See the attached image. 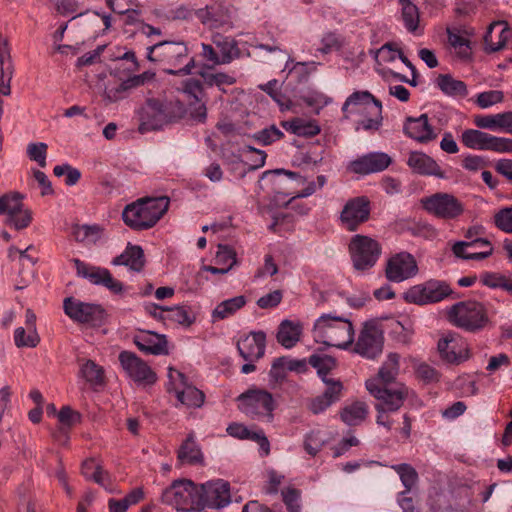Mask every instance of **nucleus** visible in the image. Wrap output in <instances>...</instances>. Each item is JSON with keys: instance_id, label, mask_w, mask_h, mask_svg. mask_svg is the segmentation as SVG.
<instances>
[{"instance_id": "1", "label": "nucleus", "mask_w": 512, "mask_h": 512, "mask_svg": "<svg viewBox=\"0 0 512 512\" xmlns=\"http://www.w3.org/2000/svg\"><path fill=\"white\" fill-rule=\"evenodd\" d=\"M382 103L369 91H354L342 105L344 118L357 115L356 130L363 129L368 132H375L380 129L383 122Z\"/></svg>"}, {"instance_id": "2", "label": "nucleus", "mask_w": 512, "mask_h": 512, "mask_svg": "<svg viewBox=\"0 0 512 512\" xmlns=\"http://www.w3.org/2000/svg\"><path fill=\"white\" fill-rule=\"evenodd\" d=\"M147 59L163 66V70L171 75L190 74L195 66L189 57L188 47L183 41H161L147 47Z\"/></svg>"}, {"instance_id": "3", "label": "nucleus", "mask_w": 512, "mask_h": 512, "mask_svg": "<svg viewBox=\"0 0 512 512\" xmlns=\"http://www.w3.org/2000/svg\"><path fill=\"white\" fill-rule=\"evenodd\" d=\"M313 338L325 346L346 349L354 341L353 325L334 313L322 314L314 323Z\"/></svg>"}, {"instance_id": "4", "label": "nucleus", "mask_w": 512, "mask_h": 512, "mask_svg": "<svg viewBox=\"0 0 512 512\" xmlns=\"http://www.w3.org/2000/svg\"><path fill=\"white\" fill-rule=\"evenodd\" d=\"M169 203L166 196L138 199L124 208L123 221L134 230L149 229L167 212Z\"/></svg>"}, {"instance_id": "5", "label": "nucleus", "mask_w": 512, "mask_h": 512, "mask_svg": "<svg viewBox=\"0 0 512 512\" xmlns=\"http://www.w3.org/2000/svg\"><path fill=\"white\" fill-rule=\"evenodd\" d=\"M182 106L179 103L162 101L159 99H147L138 110L139 132L146 133L161 129L164 125L174 121L181 113Z\"/></svg>"}, {"instance_id": "6", "label": "nucleus", "mask_w": 512, "mask_h": 512, "mask_svg": "<svg viewBox=\"0 0 512 512\" xmlns=\"http://www.w3.org/2000/svg\"><path fill=\"white\" fill-rule=\"evenodd\" d=\"M161 500L179 512H201L199 487L190 480H175L163 493Z\"/></svg>"}, {"instance_id": "7", "label": "nucleus", "mask_w": 512, "mask_h": 512, "mask_svg": "<svg viewBox=\"0 0 512 512\" xmlns=\"http://www.w3.org/2000/svg\"><path fill=\"white\" fill-rule=\"evenodd\" d=\"M447 317L451 324L468 332L483 329L489 320L484 304L475 300L461 301L452 305L447 312Z\"/></svg>"}, {"instance_id": "8", "label": "nucleus", "mask_w": 512, "mask_h": 512, "mask_svg": "<svg viewBox=\"0 0 512 512\" xmlns=\"http://www.w3.org/2000/svg\"><path fill=\"white\" fill-rule=\"evenodd\" d=\"M485 229L481 225L469 227L465 232V241H458L452 246L457 258L464 260H483L493 253L491 243L483 238Z\"/></svg>"}, {"instance_id": "9", "label": "nucleus", "mask_w": 512, "mask_h": 512, "mask_svg": "<svg viewBox=\"0 0 512 512\" xmlns=\"http://www.w3.org/2000/svg\"><path fill=\"white\" fill-rule=\"evenodd\" d=\"M349 252L353 267L357 271L364 272L371 269L381 255L380 244L364 235H355L349 244Z\"/></svg>"}, {"instance_id": "10", "label": "nucleus", "mask_w": 512, "mask_h": 512, "mask_svg": "<svg viewBox=\"0 0 512 512\" xmlns=\"http://www.w3.org/2000/svg\"><path fill=\"white\" fill-rule=\"evenodd\" d=\"M420 203L427 213L442 220L457 219L464 212L463 203L449 193H434L421 198Z\"/></svg>"}, {"instance_id": "11", "label": "nucleus", "mask_w": 512, "mask_h": 512, "mask_svg": "<svg viewBox=\"0 0 512 512\" xmlns=\"http://www.w3.org/2000/svg\"><path fill=\"white\" fill-rule=\"evenodd\" d=\"M462 144L473 150L512 153V139L498 137L478 129H466L462 132Z\"/></svg>"}, {"instance_id": "12", "label": "nucleus", "mask_w": 512, "mask_h": 512, "mask_svg": "<svg viewBox=\"0 0 512 512\" xmlns=\"http://www.w3.org/2000/svg\"><path fill=\"white\" fill-rule=\"evenodd\" d=\"M24 196L18 192H10L0 196V215L6 216V224L22 230L32 222V212L23 204Z\"/></svg>"}, {"instance_id": "13", "label": "nucleus", "mask_w": 512, "mask_h": 512, "mask_svg": "<svg viewBox=\"0 0 512 512\" xmlns=\"http://www.w3.org/2000/svg\"><path fill=\"white\" fill-rule=\"evenodd\" d=\"M118 360L126 377L139 386H151L157 382V374L149 364L134 352L124 350Z\"/></svg>"}, {"instance_id": "14", "label": "nucleus", "mask_w": 512, "mask_h": 512, "mask_svg": "<svg viewBox=\"0 0 512 512\" xmlns=\"http://www.w3.org/2000/svg\"><path fill=\"white\" fill-rule=\"evenodd\" d=\"M452 294V289L444 281L429 280L410 287L404 293L408 303L425 305L437 303Z\"/></svg>"}, {"instance_id": "15", "label": "nucleus", "mask_w": 512, "mask_h": 512, "mask_svg": "<svg viewBox=\"0 0 512 512\" xmlns=\"http://www.w3.org/2000/svg\"><path fill=\"white\" fill-rule=\"evenodd\" d=\"M241 410L248 416L272 418L275 408L272 395L260 389H252L238 397Z\"/></svg>"}, {"instance_id": "16", "label": "nucleus", "mask_w": 512, "mask_h": 512, "mask_svg": "<svg viewBox=\"0 0 512 512\" xmlns=\"http://www.w3.org/2000/svg\"><path fill=\"white\" fill-rule=\"evenodd\" d=\"M419 272L415 257L406 251L391 255L385 265V277L388 281L400 283L414 278Z\"/></svg>"}, {"instance_id": "17", "label": "nucleus", "mask_w": 512, "mask_h": 512, "mask_svg": "<svg viewBox=\"0 0 512 512\" xmlns=\"http://www.w3.org/2000/svg\"><path fill=\"white\" fill-rule=\"evenodd\" d=\"M79 277L87 279L91 284L104 286L114 294L124 290L122 282L115 279L106 268L89 265L78 258L72 260Z\"/></svg>"}, {"instance_id": "18", "label": "nucleus", "mask_w": 512, "mask_h": 512, "mask_svg": "<svg viewBox=\"0 0 512 512\" xmlns=\"http://www.w3.org/2000/svg\"><path fill=\"white\" fill-rule=\"evenodd\" d=\"M366 388L378 400L377 405L390 410V412L399 410L408 396V389L402 384L392 389L381 386L377 380H367Z\"/></svg>"}, {"instance_id": "19", "label": "nucleus", "mask_w": 512, "mask_h": 512, "mask_svg": "<svg viewBox=\"0 0 512 512\" xmlns=\"http://www.w3.org/2000/svg\"><path fill=\"white\" fill-rule=\"evenodd\" d=\"M442 360L450 364H460L470 357V350L466 340L454 332L444 334L437 344Z\"/></svg>"}, {"instance_id": "20", "label": "nucleus", "mask_w": 512, "mask_h": 512, "mask_svg": "<svg viewBox=\"0 0 512 512\" xmlns=\"http://www.w3.org/2000/svg\"><path fill=\"white\" fill-rule=\"evenodd\" d=\"M65 314L78 323H99L104 318V310L98 304L85 303L72 297L64 299Z\"/></svg>"}, {"instance_id": "21", "label": "nucleus", "mask_w": 512, "mask_h": 512, "mask_svg": "<svg viewBox=\"0 0 512 512\" xmlns=\"http://www.w3.org/2000/svg\"><path fill=\"white\" fill-rule=\"evenodd\" d=\"M199 489L201 492L202 509L204 507L221 509L231 501L230 485L222 479L202 484Z\"/></svg>"}, {"instance_id": "22", "label": "nucleus", "mask_w": 512, "mask_h": 512, "mask_svg": "<svg viewBox=\"0 0 512 512\" xmlns=\"http://www.w3.org/2000/svg\"><path fill=\"white\" fill-rule=\"evenodd\" d=\"M370 215V202L366 197L350 199L343 207L340 215L342 225L349 231H355L360 224L366 222Z\"/></svg>"}, {"instance_id": "23", "label": "nucleus", "mask_w": 512, "mask_h": 512, "mask_svg": "<svg viewBox=\"0 0 512 512\" xmlns=\"http://www.w3.org/2000/svg\"><path fill=\"white\" fill-rule=\"evenodd\" d=\"M195 15L205 26L211 29L228 31L233 28L230 9L222 4L214 3L195 11Z\"/></svg>"}, {"instance_id": "24", "label": "nucleus", "mask_w": 512, "mask_h": 512, "mask_svg": "<svg viewBox=\"0 0 512 512\" xmlns=\"http://www.w3.org/2000/svg\"><path fill=\"white\" fill-rule=\"evenodd\" d=\"M382 349V331L374 324H365L355 345V351L363 357L374 359Z\"/></svg>"}, {"instance_id": "25", "label": "nucleus", "mask_w": 512, "mask_h": 512, "mask_svg": "<svg viewBox=\"0 0 512 512\" xmlns=\"http://www.w3.org/2000/svg\"><path fill=\"white\" fill-rule=\"evenodd\" d=\"M392 162L384 152H371L351 161L347 168L350 172L360 175L378 173L385 170Z\"/></svg>"}, {"instance_id": "26", "label": "nucleus", "mask_w": 512, "mask_h": 512, "mask_svg": "<svg viewBox=\"0 0 512 512\" xmlns=\"http://www.w3.org/2000/svg\"><path fill=\"white\" fill-rule=\"evenodd\" d=\"M266 335L262 331H253L241 337L237 342L240 356L246 362H256L264 356Z\"/></svg>"}, {"instance_id": "27", "label": "nucleus", "mask_w": 512, "mask_h": 512, "mask_svg": "<svg viewBox=\"0 0 512 512\" xmlns=\"http://www.w3.org/2000/svg\"><path fill=\"white\" fill-rule=\"evenodd\" d=\"M485 49L490 53L498 52L512 44V27L506 21L490 24L485 36Z\"/></svg>"}, {"instance_id": "28", "label": "nucleus", "mask_w": 512, "mask_h": 512, "mask_svg": "<svg viewBox=\"0 0 512 512\" xmlns=\"http://www.w3.org/2000/svg\"><path fill=\"white\" fill-rule=\"evenodd\" d=\"M33 249L32 245L28 246L25 250H20L16 247L8 249V257L12 261H17L21 266L19 270L21 280L15 285V288L18 290L24 289L34 277V266L37 258L29 254V251Z\"/></svg>"}, {"instance_id": "29", "label": "nucleus", "mask_w": 512, "mask_h": 512, "mask_svg": "<svg viewBox=\"0 0 512 512\" xmlns=\"http://www.w3.org/2000/svg\"><path fill=\"white\" fill-rule=\"evenodd\" d=\"M403 132L409 138L419 143H429L436 139L437 134L429 123L427 114L419 117H407L403 126Z\"/></svg>"}, {"instance_id": "30", "label": "nucleus", "mask_w": 512, "mask_h": 512, "mask_svg": "<svg viewBox=\"0 0 512 512\" xmlns=\"http://www.w3.org/2000/svg\"><path fill=\"white\" fill-rule=\"evenodd\" d=\"M134 344L144 353L152 355L167 354V341L164 335L142 330L133 338Z\"/></svg>"}, {"instance_id": "31", "label": "nucleus", "mask_w": 512, "mask_h": 512, "mask_svg": "<svg viewBox=\"0 0 512 512\" xmlns=\"http://www.w3.org/2000/svg\"><path fill=\"white\" fill-rule=\"evenodd\" d=\"M26 327H18L14 332V342L18 348H34L40 342V336L36 328V315L31 309L25 313Z\"/></svg>"}, {"instance_id": "32", "label": "nucleus", "mask_w": 512, "mask_h": 512, "mask_svg": "<svg viewBox=\"0 0 512 512\" xmlns=\"http://www.w3.org/2000/svg\"><path fill=\"white\" fill-rule=\"evenodd\" d=\"M407 165L416 173L421 175L435 176L440 179L446 178L437 162L423 152L414 151L409 154Z\"/></svg>"}, {"instance_id": "33", "label": "nucleus", "mask_w": 512, "mask_h": 512, "mask_svg": "<svg viewBox=\"0 0 512 512\" xmlns=\"http://www.w3.org/2000/svg\"><path fill=\"white\" fill-rule=\"evenodd\" d=\"M111 264L114 266H126L131 271L140 272L145 265L144 251L138 245L128 244L125 250L112 260Z\"/></svg>"}, {"instance_id": "34", "label": "nucleus", "mask_w": 512, "mask_h": 512, "mask_svg": "<svg viewBox=\"0 0 512 512\" xmlns=\"http://www.w3.org/2000/svg\"><path fill=\"white\" fill-rule=\"evenodd\" d=\"M212 43L218 50L223 65L229 64L240 57V49L234 38L215 34L212 36Z\"/></svg>"}, {"instance_id": "35", "label": "nucleus", "mask_w": 512, "mask_h": 512, "mask_svg": "<svg viewBox=\"0 0 512 512\" xmlns=\"http://www.w3.org/2000/svg\"><path fill=\"white\" fill-rule=\"evenodd\" d=\"M436 86L448 97L465 98L468 95L467 85L455 79L451 74H440L435 80Z\"/></svg>"}, {"instance_id": "36", "label": "nucleus", "mask_w": 512, "mask_h": 512, "mask_svg": "<svg viewBox=\"0 0 512 512\" xmlns=\"http://www.w3.org/2000/svg\"><path fill=\"white\" fill-rule=\"evenodd\" d=\"M302 334V326L298 322L283 320L276 335L277 341L285 348L294 347L300 340Z\"/></svg>"}, {"instance_id": "37", "label": "nucleus", "mask_w": 512, "mask_h": 512, "mask_svg": "<svg viewBox=\"0 0 512 512\" xmlns=\"http://www.w3.org/2000/svg\"><path fill=\"white\" fill-rule=\"evenodd\" d=\"M401 7V18L405 28L408 32L420 35L422 30L420 29V12L418 7L410 0H399Z\"/></svg>"}, {"instance_id": "38", "label": "nucleus", "mask_w": 512, "mask_h": 512, "mask_svg": "<svg viewBox=\"0 0 512 512\" xmlns=\"http://www.w3.org/2000/svg\"><path fill=\"white\" fill-rule=\"evenodd\" d=\"M282 126L291 133L301 137H313L320 133V126L315 120L295 118L282 122Z\"/></svg>"}, {"instance_id": "39", "label": "nucleus", "mask_w": 512, "mask_h": 512, "mask_svg": "<svg viewBox=\"0 0 512 512\" xmlns=\"http://www.w3.org/2000/svg\"><path fill=\"white\" fill-rule=\"evenodd\" d=\"M399 360L400 356L397 353H390L379 369L377 378L373 380H377V383L384 387L392 383L399 373Z\"/></svg>"}, {"instance_id": "40", "label": "nucleus", "mask_w": 512, "mask_h": 512, "mask_svg": "<svg viewBox=\"0 0 512 512\" xmlns=\"http://www.w3.org/2000/svg\"><path fill=\"white\" fill-rule=\"evenodd\" d=\"M368 415V406L363 401H355L343 408L341 419L349 426L363 422Z\"/></svg>"}, {"instance_id": "41", "label": "nucleus", "mask_w": 512, "mask_h": 512, "mask_svg": "<svg viewBox=\"0 0 512 512\" xmlns=\"http://www.w3.org/2000/svg\"><path fill=\"white\" fill-rule=\"evenodd\" d=\"M246 302V298L242 295L224 300L215 307L212 316L221 320L228 318L244 307Z\"/></svg>"}, {"instance_id": "42", "label": "nucleus", "mask_w": 512, "mask_h": 512, "mask_svg": "<svg viewBox=\"0 0 512 512\" xmlns=\"http://www.w3.org/2000/svg\"><path fill=\"white\" fill-rule=\"evenodd\" d=\"M82 474L88 480L103 486L107 489L109 475L103 470L102 466L94 459H88L82 464Z\"/></svg>"}, {"instance_id": "43", "label": "nucleus", "mask_w": 512, "mask_h": 512, "mask_svg": "<svg viewBox=\"0 0 512 512\" xmlns=\"http://www.w3.org/2000/svg\"><path fill=\"white\" fill-rule=\"evenodd\" d=\"M175 396L181 404L193 408L201 407L205 399L204 393L190 384L179 390Z\"/></svg>"}, {"instance_id": "44", "label": "nucleus", "mask_w": 512, "mask_h": 512, "mask_svg": "<svg viewBox=\"0 0 512 512\" xmlns=\"http://www.w3.org/2000/svg\"><path fill=\"white\" fill-rule=\"evenodd\" d=\"M178 459L181 462L190 464L201 462L202 454L192 435H189L180 446L178 450Z\"/></svg>"}, {"instance_id": "45", "label": "nucleus", "mask_w": 512, "mask_h": 512, "mask_svg": "<svg viewBox=\"0 0 512 512\" xmlns=\"http://www.w3.org/2000/svg\"><path fill=\"white\" fill-rule=\"evenodd\" d=\"M391 468L399 475L401 483L405 487V493L410 492L419 479L415 468L407 463L395 464ZM403 494L404 492L401 493V495Z\"/></svg>"}, {"instance_id": "46", "label": "nucleus", "mask_w": 512, "mask_h": 512, "mask_svg": "<svg viewBox=\"0 0 512 512\" xmlns=\"http://www.w3.org/2000/svg\"><path fill=\"white\" fill-rule=\"evenodd\" d=\"M264 176H273L274 184L276 186H284L287 183H295L297 186H304L306 184V178L300 174L284 169H276L273 171H266Z\"/></svg>"}, {"instance_id": "47", "label": "nucleus", "mask_w": 512, "mask_h": 512, "mask_svg": "<svg viewBox=\"0 0 512 512\" xmlns=\"http://www.w3.org/2000/svg\"><path fill=\"white\" fill-rule=\"evenodd\" d=\"M80 374L90 385L104 384V370L92 360H87L81 365Z\"/></svg>"}, {"instance_id": "48", "label": "nucleus", "mask_w": 512, "mask_h": 512, "mask_svg": "<svg viewBox=\"0 0 512 512\" xmlns=\"http://www.w3.org/2000/svg\"><path fill=\"white\" fill-rule=\"evenodd\" d=\"M309 364L317 370V374L322 381L330 379L328 374L336 367L335 359L328 355H311Z\"/></svg>"}, {"instance_id": "49", "label": "nucleus", "mask_w": 512, "mask_h": 512, "mask_svg": "<svg viewBox=\"0 0 512 512\" xmlns=\"http://www.w3.org/2000/svg\"><path fill=\"white\" fill-rule=\"evenodd\" d=\"M447 36L449 44L461 58L466 59L470 56L471 49L467 38L462 36L458 31H454L450 28L447 29Z\"/></svg>"}, {"instance_id": "50", "label": "nucleus", "mask_w": 512, "mask_h": 512, "mask_svg": "<svg viewBox=\"0 0 512 512\" xmlns=\"http://www.w3.org/2000/svg\"><path fill=\"white\" fill-rule=\"evenodd\" d=\"M199 74L208 86L222 87L224 85H233L236 82L232 75L224 72L210 73L203 69Z\"/></svg>"}, {"instance_id": "51", "label": "nucleus", "mask_w": 512, "mask_h": 512, "mask_svg": "<svg viewBox=\"0 0 512 512\" xmlns=\"http://www.w3.org/2000/svg\"><path fill=\"white\" fill-rule=\"evenodd\" d=\"M374 53L377 64L382 65L394 62L399 58L401 51L393 43H385Z\"/></svg>"}, {"instance_id": "52", "label": "nucleus", "mask_w": 512, "mask_h": 512, "mask_svg": "<svg viewBox=\"0 0 512 512\" xmlns=\"http://www.w3.org/2000/svg\"><path fill=\"white\" fill-rule=\"evenodd\" d=\"M0 66L3 78L7 76L9 80H11L13 74V65L11 62L8 40L5 38L0 39Z\"/></svg>"}, {"instance_id": "53", "label": "nucleus", "mask_w": 512, "mask_h": 512, "mask_svg": "<svg viewBox=\"0 0 512 512\" xmlns=\"http://www.w3.org/2000/svg\"><path fill=\"white\" fill-rule=\"evenodd\" d=\"M391 332L395 335L398 342L408 344L413 335L412 325L409 320L394 321L391 324Z\"/></svg>"}, {"instance_id": "54", "label": "nucleus", "mask_w": 512, "mask_h": 512, "mask_svg": "<svg viewBox=\"0 0 512 512\" xmlns=\"http://www.w3.org/2000/svg\"><path fill=\"white\" fill-rule=\"evenodd\" d=\"M504 100V94L500 90H489L479 93L476 96L475 103L482 109L489 108Z\"/></svg>"}, {"instance_id": "55", "label": "nucleus", "mask_w": 512, "mask_h": 512, "mask_svg": "<svg viewBox=\"0 0 512 512\" xmlns=\"http://www.w3.org/2000/svg\"><path fill=\"white\" fill-rule=\"evenodd\" d=\"M324 444L325 439L319 430L311 431L305 436L304 449L311 456H316Z\"/></svg>"}, {"instance_id": "56", "label": "nucleus", "mask_w": 512, "mask_h": 512, "mask_svg": "<svg viewBox=\"0 0 512 512\" xmlns=\"http://www.w3.org/2000/svg\"><path fill=\"white\" fill-rule=\"evenodd\" d=\"M284 136L275 125H271L253 134V138L262 145H270Z\"/></svg>"}, {"instance_id": "57", "label": "nucleus", "mask_w": 512, "mask_h": 512, "mask_svg": "<svg viewBox=\"0 0 512 512\" xmlns=\"http://www.w3.org/2000/svg\"><path fill=\"white\" fill-rule=\"evenodd\" d=\"M47 144L44 142L30 143L27 146V155L42 168L46 166Z\"/></svg>"}, {"instance_id": "58", "label": "nucleus", "mask_w": 512, "mask_h": 512, "mask_svg": "<svg viewBox=\"0 0 512 512\" xmlns=\"http://www.w3.org/2000/svg\"><path fill=\"white\" fill-rule=\"evenodd\" d=\"M165 319L175 323L189 326L193 322V318L185 307L177 306L174 308H165Z\"/></svg>"}, {"instance_id": "59", "label": "nucleus", "mask_w": 512, "mask_h": 512, "mask_svg": "<svg viewBox=\"0 0 512 512\" xmlns=\"http://www.w3.org/2000/svg\"><path fill=\"white\" fill-rule=\"evenodd\" d=\"M188 384L189 383L187 382V379L182 372L174 368H169L167 384L168 392L174 393L176 395L179 390H182Z\"/></svg>"}, {"instance_id": "60", "label": "nucleus", "mask_w": 512, "mask_h": 512, "mask_svg": "<svg viewBox=\"0 0 512 512\" xmlns=\"http://www.w3.org/2000/svg\"><path fill=\"white\" fill-rule=\"evenodd\" d=\"M494 224L501 231L512 234V206L502 208L496 212Z\"/></svg>"}, {"instance_id": "61", "label": "nucleus", "mask_w": 512, "mask_h": 512, "mask_svg": "<svg viewBox=\"0 0 512 512\" xmlns=\"http://www.w3.org/2000/svg\"><path fill=\"white\" fill-rule=\"evenodd\" d=\"M201 47V56L207 62V64L204 66L205 69H213L215 66L223 65L220 55L218 54V50L215 46L202 43Z\"/></svg>"}, {"instance_id": "62", "label": "nucleus", "mask_w": 512, "mask_h": 512, "mask_svg": "<svg viewBox=\"0 0 512 512\" xmlns=\"http://www.w3.org/2000/svg\"><path fill=\"white\" fill-rule=\"evenodd\" d=\"M415 373L417 378H419L426 384L438 382L440 379L439 372L435 368L426 363L418 364L416 366Z\"/></svg>"}, {"instance_id": "63", "label": "nucleus", "mask_w": 512, "mask_h": 512, "mask_svg": "<svg viewBox=\"0 0 512 512\" xmlns=\"http://www.w3.org/2000/svg\"><path fill=\"white\" fill-rule=\"evenodd\" d=\"M473 122L480 129L499 131V113L490 115H475Z\"/></svg>"}, {"instance_id": "64", "label": "nucleus", "mask_w": 512, "mask_h": 512, "mask_svg": "<svg viewBox=\"0 0 512 512\" xmlns=\"http://www.w3.org/2000/svg\"><path fill=\"white\" fill-rule=\"evenodd\" d=\"M243 152L249 154L250 168L255 170L265 165L267 154L263 150L256 149L250 145L243 148Z\"/></svg>"}]
</instances>
